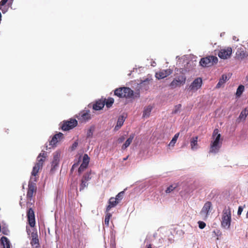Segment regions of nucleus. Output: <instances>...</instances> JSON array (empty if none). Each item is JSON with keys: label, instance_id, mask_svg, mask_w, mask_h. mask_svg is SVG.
Here are the masks:
<instances>
[{"label": "nucleus", "instance_id": "nucleus-1", "mask_svg": "<svg viewBox=\"0 0 248 248\" xmlns=\"http://www.w3.org/2000/svg\"><path fill=\"white\" fill-rule=\"evenodd\" d=\"M218 132V129L217 128L214 129L213 131L212 134L213 140L210 144L209 153L216 154L218 153L222 146V140H221V135Z\"/></svg>", "mask_w": 248, "mask_h": 248}, {"label": "nucleus", "instance_id": "nucleus-12", "mask_svg": "<svg viewBox=\"0 0 248 248\" xmlns=\"http://www.w3.org/2000/svg\"><path fill=\"white\" fill-rule=\"evenodd\" d=\"M27 215L29 224L31 227H34L35 225V215L31 208L29 209Z\"/></svg>", "mask_w": 248, "mask_h": 248}, {"label": "nucleus", "instance_id": "nucleus-41", "mask_svg": "<svg viewBox=\"0 0 248 248\" xmlns=\"http://www.w3.org/2000/svg\"><path fill=\"white\" fill-rule=\"evenodd\" d=\"M199 227L200 229H202L204 228L206 226L205 223L203 221H199L198 222Z\"/></svg>", "mask_w": 248, "mask_h": 248}, {"label": "nucleus", "instance_id": "nucleus-6", "mask_svg": "<svg viewBox=\"0 0 248 248\" xmlns=\"http://www.w3.org/2000/svg\"><path fill=\"white\" fill-rule=\"evenodd\" d=\"M44 162V159L41 158L40 159H38L37 162L33 168L32 171L31 172V179H34L35 181H37L35 177L37 175L39 170L42 168Z\"/></svg>", "mask_w": 248, "mask_h": 248}, {"label": "nucleus", "instance_id": "nucleus-23", "mask_svg": "<svg viewBox=\"0 0 248 248\" xmlns=\"http://www.w3.org/2000/svg\"><path fill=\"white\" fill-rule=\"evenodd\" d=\"M198 136L193 137L191 139L190 146H191V149L192 150H195L198 149Z\"/></svg>", "mask_w": 248, "mask_h": 248}, {"label": "nucleus", "instance_id": "nucleus-44", "mask_svg": "<svg viewBox=\"0 0 248 248\" xmlns=\"http://www.w3.org/2000/svg\"><path fill=\"white\" fill-rule=\"evenodd\" d=\"M125 140V137L124 136H122L121 137L119 138L117 140V143H121L123 142Z\"/></svg>", "mask_w": 248, "mask_h": 248}, {"label": "nucleus", "instance_id": "nucleus-9", "mask_svg": "<svg viewBox=\"0 0 248 248\" xmlns=\"http://www.w3.org/2000/svg\"><path fill=\"white\" fill-rule=\"evenodd\" d=\"M77 118L81 123H85L91 119L89 110H84L77 116Z\"/></svg>", "mask_w": 248, "mask_h": 248}, {"label": "nucleus", "instance_id": "nucleus-25", "mask_svg": "<svg viewBox=\"0 0 248 248\" xmlns=\"http://www.w3.org/2000/svg\"><path fill=\"white\" fill-rule=\"evenodd\" d=\"M0 241L4 248H10V242L6 237L2 236L0 239Z\"/></svg>", "mask_w": 248, "mask_h": 248}, {"label": "nucleus", "instance_id": "nucleus-42", "mask_svg": "<svg viewBox=\"0 0 248 248\" xmlns=\"http://www.w3.org/2000/svg\"><path fill=\"white\" fill-rule=\"evenodd\" d=\"M8 0H1V1L0 2V10L3 11L2 10V6L4 5L7 3ZM2 12L4 13L3 11H2Z\"/></svg>", "mask_w": 248, "mask_h": 248}, {"label": "nucleus", "instance_id": "nucleus-18", "mask_svg": "<svg viewBox=\"0 0 248 248\" xmlns=\"http://www.w3.org/2000/svg\"><path fill=\"white\" fill-rule=\"evenodd\" d=\"M211 206L212 203L210 202H205L201 211V215L207 217V215H208L209 210Z\"/></svg>", "mask_w": 248, "mask_h": 248}, {"label": "nucleus", "instance_id": "nucleus-38", "mask_svg": "<svg viewBox=\"0 0 248 248\" xmlns=\"http://www.w3.org/2000/svg\"><path fill=\"white\" fill-rule=\"evenodd\" d=\"M124 192L122 191L119 192L115 198L119 202L122 200L124 196Z\"/></svg>", "mask_w": 248, "mask_h": 248}, {"label": "nucleus", "instance_id": "nucleus-48", "mask_svg": "<svg viewBox=\"0 0 248 248\" xmlns=\"http://www.w3.org/2000/svg\"><path fill=\"white\" fill-rule=\"evenodd\" d=\"M147 248H152L151 244H149L146 246Z\"/></svg>", "mask_w": 248, "mask_h": 248}, {"label": "nucleus", "instance_id": "nucleus-46", "mask_svg": "<svg viewBox=\"0 0 248 248\" xmlns=\"http://www.w3.org/2000/svg\"><path fill=\"white\" fill-rule=\"evenodd\" d=\"M78 166V163H75L73 165L72 167V168L71 169V171H73L74 169L75 168H76V167H77Z\"/></svg>", "mask_w": 248, "mask_h": 248}, {"label": "nucleus", "instance_id": "nucleus-22", "mask_svg": "<svg viewBox=\"0 0 248 248\" xmlns=\"http://www.w3.org/2000/svg\"><path fill=\"white\" fill-rule=\"evenodd\" d=\"M134 134H132L129 136V137L128 139L125 141L124 143L122 146V149L123 150H125L132 143L134 138Z\"/></svg>", "mask_w": 248, "mask_h": 248}, {"label": "nucleus", "instance_id": "nucleus-50", "mask_svg": "<svg viewBox=\"0 0 248 248\" xmlns=\"http://www.w3.org/2000/svg\"><path fill=\"white\" fill-rule=\"evenodd\" d=\"M246 79L247 81H248V75L246 77Z\"/></svg>", "mask_w": 248, "mask_h": 248}, {"label": "nucleus", "instance_id": "nucleus-32", "mask_svg": "<svg viewBox=\"0 0 248 248\" xmlns=\"http://www.w3.org/2000/svg\"><path fill=\"white\" fill-rule=\"evenodd\" d=\"M123 87H120L116 89L114 91V95L120 97L122 98L123 94Z\"/></svg>", "mask_w": 248, "mask_h": 248}, {"label": "nucleus", "instance_id": "nucleus-15", "mask_svg": "<svg viewBox=\"0 0 248 248\" xmlns=\"http://www.w3.org/2000/svg\"><path fill=\"white\" fill-rule=\"evenodd\" d=\"M60 156L61 154L59 152L57 151L53 154V158L51 163V170L55 169L56 167L58 166L59 163Z\"/></svg>", "mask_w": 248, "mask_h": 248}, {"label": "nucleus", "instance_id": "nucleus-21", "mask_svg": "<svg viewBox=\"0 0 248 248\" xmlns=\"http://www.w3.org/2000/svg\"><path fill=\"white\" fill-rule=\"evenodd\" d=\"M227 80H228V78L227 75L226 74L222 75L219 79L218 83L217 84L216 88L217 89L221 88Z\"/></svg>", "mask_w": 248, "mask_h": 248}, {"label": "nucleus", "instance_id": "nucleus-2", "mask_svg": "<svg viewBox=\"0 0 248 248\" xmlns=\"http://www.w3.org/2000/svg\"><path fill=\"white\" fill-rule=\"evenodd\" d=\"M186 70L183 69H177L175 72L176 77L170 83V86L172 89L180 87L185 84L186 81Z\"/></svg>", "mask_w": 248, "mask_h": 248}, {"label": "nucleus", "instance_id": "nucleus-43", "mask_svg": "<svg viewBox=\"0 0 248 248\" xmlns=\"http://www.w3.org/2000/svg\"><path fill=\"white\" fill-rule=\"evenodd\" d=\"M31 239H36L38 238V236L36 232H33L31 233Z\"/></svg>", "mask_w": 248, "mask_h": 248}, {"label": "nucleus", "instance_id": "nucleus-24", "mask_svg": "<svg viewBox=\"0 0 248 248\" xmlns=\"http://www.w3.org/2000/svg\"><path fill=\"white\" fill-rule=\"evenodd\" d=\"M124 118L123 116H120L117 120V124L115 127V130H118L124 124Z\"/></svg>", "mask_w": 248, "mask_h": 248}, {"label": "nucleus", "instance_id": "nucleus-5", "mask_svg": "<svg viewBox=\"0 0 248 248\" xmlns=\"http://www.w3.org/2000/svg\"><path fill=\"white\" fill-rule=\"evenodd\" d=\"M232 52V49L231 47H225L219 50L217 55L220 59L226 60L231 58Z\"/></svg>", "mask_w": 248, "mask_h": 248}, {"label": "nucleus", "instance_id": "nucleus-33", "mask_svg": "<svg viewBox=\"0 0 248 248\" xmlns=\"http://www.w3.org/2000/svg\"><path fill=\"white\" fill-rule=\"evenodd\" d=\"M31 244L32 246H35V248H38L39 247V241L38 238L36 239H31Z\"/></svg>", "mask_w": 248, "mask_h": 248}, {"label": "nucleus", "instance_id": "nucleus-37", "mask_svg": "<svg viewBox=\"0 0 248 248\" xmlns=\"http://www.w3.org/2000/svg\"><path fill=\"white\" fill-rule=\"evenodd\" d=\"M179 136V133H176L174 137H173L172 139L170 141V142L169 143L170 146H173L174 144L176 143L178 137Z\"/></svg>", "mask_w": 248, "mask_h": 248}, {"label": "nucleus", "instance_id": "nucleus-20", "mask_svg": "<svg viewBox=\"0 0 248 248\" xmlns=\"http://www.w3.org/2000/svg\"><path fill=\"white\" fill-rule=\"evenodd\" d=\"M105 105V100H99L93 105V109L95 110L102 109Z\"/></svg>", "mask_w": 248, "mask_h": 248}, {"label": "nucleus", "instance_id": "nucleus-10", "mask_svg": "<svg viewBox=\"0 0 248 248\" xmlns=\"http://www.w3.org/2000/svg\"><path fill=\"white\" fill-rule=\"evenodd\" d=\"M90 161V157L87 154H84L83 157V161L78 169V172L80 174L88 167Z\"/></svg>", "mask_w": 248, "mask_h": 248}, {"label": "nucleus", "instance_id": "nucleus-34", "mask_svg": "<svg viewBox=\"0 0 248 248\" xmlns=\"http://www.w3.org/2000/svg\"><path fill=\"white\" fill-rule=\"evenodd\" d=\"M95 127L94 126L92 125L91 126L89 129L88 130L87 132V138H91L93 136V132L94 130Z\"/></svg>", "mask_w": 248, "mask_h": 248}, {"label": "nucleus", "instance_id": "nucleus-13", "mask_svg": "<svg viewBox=\"0 0 248 248\" xmlns=\"http://www.w3.org/2000/svg\"><path fill=\"white\" fill-rule=\"evenodd\" d=\"M248 57V52L246 51L244 48L240 47L237 49L236 52V57L239 60H243Z\"/></svg>", "mask_w": 248, "mask_h": 248}, {"label": "nucleus", "instance_id": "nucleus-40", "mask_svg": "<svg viewBox=\"0 0 248 248\" xmlns=\"http://www.w3.org/2000/svg\"><path fill=\"white\" fill-rule=\"evenodd\" d=\"M46 154L45 152L40 153L37 157V161L41 158L44 159L45 160L46 157Z\"/></svg>", "mask_w": 248, "mask_h": 248}, {"label": "nucleus", "instance_id": "nucleus-51", "mask_svg": "<svg viewBox=\"0 0 248 248\" xmlns=\"http://www.w3.org/2000/svg\"><path fill=\"white\" fill-rule=\"evenodd\" d=\"M8 129H7V130L5 131V132H7L8 133Z\"/></svg>", "mask_w": 248, "mask_h": 248}, {"label": "nucleus", "instance_id": "nucleus-39", "mask_svg": "<svg viewBox=\"0 0 248 248\" xmlns=\"http://www.w3.org/2000/svg\"><path fill=\"white\" fill-rule=\"evenodd\" d=\"M182 106L181 104H178L175 106L174 109L172 111V113L176 114L179 111Z\"/></svg>", "mask_w": 248, "mask_h": 248}, {"label": "nucleus", "instance_id": "nucleus-17", "mask_svg": "<svg viewBox=\"0 0 248 248\" xmlns=\"http://www.w3.org/2000/svg\"><path fill=\"white\" fill-rule=\"evenodd\" d=\"M122 98H131L133 95V91L128 87H123Z\"/></svg>", "mask_w": 248, "mask_h": 248}, {"label": "nucleus", "instance_id": "nucleus-16", "mask_svg": "<svg viewBox=\"0 0 248 248\" xmlns=\"http://www.w3.org/2000/svg\"><path fill=\"white\" fill-rule=\"evenodd\" d=\"M63 138V134L62 133H59L55 134L49 142V145L53 146L56 144L61 141Z\"/></svg>", "mask_w": 248, "mask_h": 248}, {"label": "nucleus", "instance_id": "nucleus-19", "mask_svg": "<svg viewBox=\"0 0 248 248\" xmlns=\"http://www.w3.org/2000/svg\"><path fill=\"white\" fill-rule=\"evenodd\" d=\"M119 203V202L114 197H111L108 201V205L106 208V212H108L111 208L115 207Z\"/></svg>", "mask_w": 248, "mask_h": 248}, {"label": "nucleus", "instance_id": "nucleus-26", "mask_svg": "<svg viewBox=\"0 0 248 248\" xmlns=\"http://www.w3.org/2000/svg\"><path fill=\"white\" fill-rule=\"evenodd\" d=\"M152 109V107L151 106H148L146 107H145L143 112V117H149Z\"/></svg>", "mask_w": 248, "mask_h": 248}, {"label": "nucleus", "instance_id": "nucleus-7", "mask_svg": "<svg viewBox=\"0 0 248 248\" xmlns=\"http://www.w3.org/2000/svg\"><path fill=\"white\" fill-rule=\"evenodd\" d=\"M37 187L36 184L32 182L29 181L27 193V198L28 200L31 201L33 196L35 195Z\"/></svg>", "mask_w": 248, "mask_h": 248}, {"label": "nucleus", "instance_id": "nucleus-36", "mask_svg": "<svg viewBox=\"0 0 248 248\" xmlns=\"http://www.w3.org/2000/svg\"><path fill=\"white\" fill-rule=\"evenodd\" d=\"M88 184L87 181L81 179V183L79 186V190H83L85 187H87L88 186Z\"/></svg>", "mask_w": 248, "mask_h": 248}, {"label": "nucleus", "instance_id": "nucleus-31", "mask_svg": "<svg viewBox=\"0 0 248 248\" xmlns=\"http://www.w3.org/2000/svg\"><path fill=\"white\" fill-rule=\"evenodd\" d=\"M91 174H92L91 170L86 172V173H85L83 175L81 179H82L84 181H86L87 182L89 181L92 178Z\"/></svg>", "mask_w": 248, "mask_h": 248}, {"label": "nucleus", "instance_id": "nucleus-14", "mask_svg": "<svg viewBox=\"0 0 248 248\" xmlns=\"http://www.w3.org/2000/svg\"><path fill=\"white\" fill-rule=\"evenodd\" d=\"M172 73V70L170 69L160 70L155 74L156 78L158 79H163Z\"/></svg>", "mask_w": 248, "mask_h": 248}, {"label": "nucleus", "instance_id": "nucleus-45", "mask_svg": "<svg viewBox=\"0 0 248 248\" xmlns=\"http://www.w3.org/2000/svg\"><path fill=\"white\" fill-rule=\"evenodd\" d=\"M243 210V207L241 206H239L238 211H237V214L238 216H240Z\"/></svg>", "mask_w": 248, "mask_h": 248}, {"label": "nucleus", "instance_id": "nucleus-47", "mask_svg": "<svg viewBox=\"0 0 248 248\" xmlns=\"http://www.w3.org/2000/svg\"><path fill=\"white\" fill-rule=\"evenodd\" d=\"M78 144V143L77 142H75L72 145V150H74L77 147Z\"/></svg>", "mask_w": 248, "mask_h": 248}, {"label": "nucleus", "instance_id": "nucleus-29", "mask_svg": "<svg viewBox=\"0 0 248 248\" xmlns=\"http://www.w3.org/2000/svg\"><path fill=\"white\" fill-rule=\"evenodd\" d=\"M105 100V104L108 108H110L112 106V104L114 103V99L111 97L108 98L107 100Z\"/></svg>", "mask_w": 248, "mask_h": 248}, {"label": "nucleus", "instance_id": "nucleus-3", "mask_svg": "<svg viewBox=\"0 0 248 248\" xmlns=\"http://www.w3.org/2000/svg\"><path fill=\"white\" fill-rule=\"evenodd\" d=\"M231 211L229 207H225L223 210L221 219V227L225 229H229L231 222Z\"/></svg>", "mask_w": 248, "mask_h": 248}, {"label": "nucleus", "instance_id": "nucleus-11", "mask_svg": "<svg viewBox=\"0 0 248 248\" xmlns=\"http://www.w3.org/2000/svg\"><path fill=\"white\" fill-rule=\"evenodd\" d=\"M202 84V79L200 78H198L194 79L191 83L189 87V89L190 91L195 92L201 88Z\"/></svg>", "mask_w": 248, "mask_h": 248}, {"label": "nucleus", "instance_id": "nucleus-27", "mask_svg": "<svg viewBox=\"0 0 248 248\" xmlns=\"http://www.w3.org/2000/svg\"><path fill=\"white\" fill-rule=\"evenodd\" d=\"M248 115V109L247 108H245L242 111H241L239 116V119L241 120H245L247 117V116Z\"/></svg>", "mask_w": 248, "mask_h": 248}, {"label": "nucleus", "instance_id": "nucleus-4", "mask_svg": "<svg viewBox=\"0 0 248 248\" xmlns=\"http://www.w3.org/2000/svg\"><path fill=\"white\" fill-rule=\"evenodd\" d=\"M218 59L216 56H208L207 57L202 58L200 62L201 66L204 67H209L217 63Z\"/></svg>", "mask_w": 248, "mask_h": 248}, {"label": "nucleus", "instance_id": "nucleus-53", "mask_svg": "<svg viewBox=\"0 0 248 248\" xmlns=\"http://www.w3.org/2000/svg\"><path fill=\"white\" fill-rule=\"evenodd\" d=\"M8 129H7V130L5 131V132H7L8 133Z\"/></svg>", "mask_w": 248, "mask_h": 248}, {"label": "nucleus", "instance_id": "nucleus-8", "mask_svg": "<svg viewBox=\"0 0 248 248\" xmlns=\"http://www.w3.org/2000/svg\"><path fill=\"white\" fill-rule=\"evenodd\" d=\"M78 125V122L75 119H70L69 121H63L62 129L63 131L71 129Z\"/></svg>", "mask_w": 248, "mask_h": 248}, {"label": "nucleus", "instance_id": "nucleus-52", "mask_svg": "<svg viewBox=\"0 0 248 248\" xmlns=\"http://www.w3.org/2000/svg\"><path fill=\"white\" fill-rule=\"evenodd\" d=\"M8 129H7V130L5 131V132H7L8 133Z\"/></svg>", "mask_w": 248, "mask_h": 248}, {"label": "nucleus", "instance_id": "nucleus-28", "mask_svg": "<svg viewBox=\"0 0 248 248\" xmlns=\"http://www.w3.org/2000/svg\"><path fill=\"white\" fill-rule=\"evenodd\" d=\"M178 186V184H174L171 185L169 187H167V188L165 190V192L166 193H170L173 191L176 188H177Z\"/></svg>", "mask_w": 248, "mask_h": 248}, {"label": "nucleus", "instance_id": "nucleus-49", "mask_svg": "<svg viewBox=\"0 0 248 248\" xmlns=\"http://www.w3.org/2000/svg\"><path fill=\"white\" fill-rule=\"evenodd\" d=\"M128 157H129V155L127 156H126V157H125V158H123V160H124V161H125V160H126L128 159Z\"/></svg>", "mask_w": 248, "mask_h": 248}, {"label": "nucleus", "instance_id": "nucleus-35", "mask_svg": "<svg viewBox=\"0 0 248 248\" xmlns=\"http://www.w3.org/2000/svg\"><path fill=\"white\" fill-rule=\"evenodd\" d=\"M244 91V86L242 85H239L237 89V91H236V96H240V95L242 94V93H243Z\"/></svg>", "mask_w": 248, "mask_h": 248}, {"label": "nucleus", "instance_id": "nucleus-30", "mask_svg": "<svg viewBox=\"0 0 248 248\" xmlns=\"http://www.w3.org/2000/svg\"><path fill=\"white\" fill-rule=\"evenodd\" d=\"M106 214L105 216L104 222H105V224L108 227L109 226V219H110V217H111L112 215L110 213H109V212H106Z\"/></svg>", "mask_w": 248, "mask_h": 248}]
</instances>
